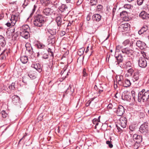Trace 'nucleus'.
Segmentation results:
<instances>
[{
    "label": "nucleus",
    "instance_id": "obj_46",
    "mask_svg": "<svg viewBox=\"0 0 149 149\" xmlns=\"http://www.w3.org/2000/svg\"><path fill=\"white\" fill-rule=\"evenodd\" d=\"M5 52V50H4L1 53L0 56L1 59L2 60H3L5 59L6 58V56L5 55H4L3 54V53Z\"/></svg>",
    "mask_w": 149,
    "mask_h": 149
},
{
    "label": "nucleus",
    "instance_id": "obj_25",
    "mask_svg": "<svg viewBox=\"0 0 149 149\" xmlns=\"http://www.w3.org/2000/svg\"><path fill=\"white\" fill-rule=\"evenodd\" d=\"M95 98V97L93 98L90 100V102H91L90 104V107L92 109H93L95 105V102L93 101V100Z\"/></svg>",
    "mask_w": 149,
    "mask_h": 149
},
{
    "label": "nucleus",
    "instance_id": "obj_39",
    "mask_svg": "<svg viewBox=\"0 0 149 149\" xmlns=\"http://www.w3.org/2000/svg\"><path fill=\"white\" fill-rule=\"evenodd\" d=\"M103 6L101 5H98L97 6V10L100 11L102 10Z\"/></svg>",
    "mask_w": 149,
    "mask_h": 149
},
{
    "label": "nucleus",
    "instance_id": "obj_43",
    "mask_svg": "<svg viewBox=\"0 0 149 149\" xmlns=\"http://www.w3.org/2000/svg\"><path fill=\"white\" fill-rule=\"evenodd\" d=\"M59 2L58 1H56L52 3L53 5L56 8H57L58 7L59 5Z\"/></svg>",
    "mask_w": 149,
    "mask_h": 149
},
{
    "label": "nucleus",
    "instance_id": "obj_49",
    "mask_svg": "<svg viewBox=\"0 0 149 149\" xmlns=\"http://www.w3.org/2000/svg\"><path fill=\"white\" fill-rule=\"evenodd\" d=\"M143 1V0H137V4L139 6L141 5L142 4Z\"/></svg>",
    "mask_w": 149,
    "mask_h": 149
},
{
    "label": "nucleus",
    "instance_id": "obj_42",
    "mask_svg": "<svg viewBox=\"0 0 149 149\" xmlns=\"http://www.w3.org/2000/svg\"><path fill=\"white\" fill-rule=\"evenodd\" d=\"M15 83H13L11 85L9 86V88L11 90H14L15 88Z\"/></svg>",
    "mask_w": 149,
    "mask_h": 149
},
{
    "label": "nucleus",
    "instance_id": "obj_17",
    "mask_svg": "<svg viewBox=\"0 0 149 149\" xmlns=\"http://www.w3.org/2000/svg\"><path fill=\"white\" fill-rule=\"evenodd\" d=\"M31 67L35 69L39 72H40L42 71V67L40 64L38 63L33 64L31 65Z\"/></svg>",
    "mask_w": 149,
    "mask_h": 149
},
{
    "label": "nucleus",
    "instance_id": "obj_12",
    "mask_svg": "<svg viewBox=\"0 0 149 149\" xmlns=\"http://www.w3.org/2000/svg\"><path fill=\"white\" fill-rule=\"evenodd\" d=\"M133 138L135 142L140 143L142 142V136L134 134L133 136Z\"/></svg>",
    "mask_w": 149,
    "mask_h": 149
},
{
    "label": "nucleus",
    "instance_id": "obj_60",
    "mask_svg": "<svg viewBox=\"0 0 149 149\" xmlns=\"http://www.w3.org/2000/svg\"><path fill=\"white\" fill-rule=\"evenodd\" d=\"M82 2V0H78L77 2V5H79L81 4Z\"/></svg>",
    "mask_w": 149,
    "mask_h": 149
},
{
    "label": "nucleus",
    "instance_id": "obj_52",
    "mask_svg": "<svg viewBox=\"0 0 149 149\" xmlns=\"http://www.w3.org/2000/svg\"><path fill=\"white\" fill-rule=\"evenodd\" d=\"M37 8V6H36V5H34V7H33V9L32 10V12L31 14V15H33V13L35 12L36 8Z\"/></svg>",
    "mask_w": 149,
    "mask_h": 149
},
{
    "label": "nucleus",
    "instance_id": "obj_22",
    "mask_svg": "<svg viewBox=\"0 0 149 149\" xmlns=\"http://www.w3.org/2000/svg\"><path fill=\"white\" fill-rule=\"evenodd\" d=\"M148 29V27L146 26H143L141 28L139 31L138 33L141 35L146 32Z\"/></svg>",
    "mask_w": 149,
    "mask_h": 149
},
{
    "label": "nucleus",
    "instance_id": "obj_64",
    "mask_svg": "<svg viewBox=\"0 0 149 149\" xmlns=\"http://www.w3.org/2000/svg\"><path fill=\"white\" fill-rule=\"evenodd\" d=\"M14 15L18 19L19 18V13H16Z\"/></svg>",
    "mask_w": 149,
    "mask_h": 149
},
{
    "label": "nucleus",
    "instance_id": "obj_40",
    "mask_svg": "<svg viewBox=\"0 0 149 149\" xmlns=\"http://www.w3.org/2000/svg\"><path fill=\"white\" fill-rule=\"evenodd\" d=\"M106 143L108 145L109 147L110 148H111L113 147V145L111 143V141H107L106 142Z\"/></svg>",
    "mask_w": 149,
    "mask_h": 149
},
{
    "label": "nucleus",
    "instance_id": "obj_21",
    "mask_svg": "<svg viewBox=\"0 0 149 149\" xmlns=\"http://www.w3.org/2000/svg\"><path fill=\"white\" fill-rule=\"evenodd\" d=\"M51 10L50 8H47L44 9L43 11V13L46 15H49L51 14Z\"/></svg>",
    "mask_w": 149,
    "mask_h": 149
},
{
    "label": "nucleus",
    "instance_id": "obj_8",
    "mask_svg": "<svg viewBox=\"0 0 149 149\" xmlns=\"http://www.w3.org/2000/svg\"><path fill=\"white\" fill-rule=\"evenodd\" d=\"M121 52L123 53L127 54L128 56H130L132 55L133 53L132 50L129 49L127 48L122 49Z\"/></svg>",
    "mask_w": 149,
    "mask_h": 149
},
{
    "label": "nucleus",
    "instance_id": "obj_47",
    "mask_svg": "<svg viewBox=\"0 0 149 149\" xmlns=\"http://www.w3.org/2000/svg\"><path fill=\"white\" fill-rule=\"evenodd\" d=\"M122 47L120 45H118L116 47V50L117 52H119L120 49H122Z\"/></svg>",
    "mask_w": 149,
    "mask_h": 149
},
{
    "label": "nucleus",
    "instance_id": "obj_44",
    "mask_svg": "<svg viewBox=\"0 0 149 149\" xmlns=\"http://www.w3.org/2000/svg\"><path fill=\"white\" fill-rule=\"evenodd\" d=\"M18 18L16 17L13 15H12L11 16V18L10 19V20H14L17 21Z\"/></svg>",
    "mask_w": 149,
    "mask_h": 149
},
{
    "label": "nucleus",
    "instance_id": "obj_58",
    "mask_svg": "<svg viewBox=\"0 0 149 149\" xmlns=\"http://www.w3.org/2000/svg\"><path fill=\"white\" fill-rule=\"evenodd\" d=\"M118 84L120 85V86H123V81H122L121 79H120L118 80Z\"/></svg>",
    "mask_w": 149,
    "mask_h": 149
},
{
    "label": "nucleus",
    "instance_id": "obj_51",
    "mask_svg": "<svg viewBox=\"0 0 149 149\" xmlns=\"http://www.w3.org/2000/svg\"><path fill=\"white\" fill-rule=\"evenodd\" d=\"M132 65V63L130 61H128L126 63V65L129 67H131Z\"/></svg>",
    "mask_w": 149,
    "mask_h": 149
},
{
    "label": "nucleus",
    "instance_id": "obj_18",
    "mask_svg": "<svg viewBox=\"0 0 149 149\" xmlns=\"http://www.w3.org/2000/svg\"><path fill=\"white\" fill-rule=\"evenodd\" d=\"M139 73L136 72L134 73L132 77V79L133 82L137 81L139 79Z\"/></svg>",
    "mask_w": 149,
    "mask_h": 149
},
{
    "label": "nucleus",
    "instance_id": "obj_20",
    "mask_svg": "<svg viewBox=\"0 0 149 149\" xmlns=\"http://www.w3.org/2000/svg\"><path fill=\"white\" fill-rule=\"evenodd\" d=\"M101 16L99 14H96L93 16V20L97 22L100 21L101 20Z\"/></svg>",
    "mask_w": 149,
    "mask_h": 149
},
{
    "label": "nucleus",
    "instance_id": "obj_13",
    "mask_svg": "<svg viewBox=\"0 0 149 149\" xmlns=\"http://www.w3.org/2000/svg\"><path fill=\"white\" fill-rule=\"evenodd\" d=\"M140 17L143 19H146L149 18V14L146 12L143 11L141 12L139 14Z\"/></svg>",
    "mask_w": 149,
    "mask_h": 149
},
{
    "label": "nucleus",
    "instance_id": "obj_7",
    "mask_svg": "<svg viewBox=\"0 0 149 149\" xmlns=\"http://www.w3.org/2000/svg\"><path fill=\"white\" fill-rule=\"evenodd\" d=\"M116 114L118 116H122L125 112L124 107L121 105H119L118 106L117 110H116Z\"/></svg>",
    "mask_w": 149,
    "mask_h": 149
},
{
    "label": "nucleus",
    "instance_id": "obj_9",
    "mask_svg": "<svg viewBox=\"0 0 149 149\" xmlns=\"http://www.w3.org/2000/svg\"><path fill=\"white\" fill-rule=\"evenodd\" d=\"M120 125L123 128L126 127L127 123V119L124 117H121L120 119Z\"/></svg>",
    "mask_w": 149,
    "mask_h": 149
},
{
    "label": "nucleus",
    "instance_id": "obj_61",
    "mask_svg": "<svg viewBox=\"0 0 149 149\" xmlns=\"http://www.w3.org/2000/svg\"><path fill=\"white\" fill-rule=\"evenodd\" d=\"M43 58L44 59H47L48 58V56L46 54H44L43 57Z\"/></svg>",
    "mask_w": 149,
    "mask_h": 149
},
{
    "label": "nucleus",
    "instance_id": "obj_29",
    "mask_svg": "<svg viewBox=\"0 0 149 149\" xmlns=\"http://www.w3.org/2000/svg\"><path fill=\"white\" fill-rule=\"evenodd\" d=\"M93 123L94 124H95V128L96 129L97 128V127L98 126V125H99V122L98 121V120L97 118H94L93 120Z\"/></svg>",
    "mask_w": 149,
    "mask_h": 149
},
{
    "label": "nucleus",
    "instance_id": "obj_28",
    "mask_svg": "<svg viewBox=\"0 0 149 149\" xmlns=\"http://www.w3.org/2000/svg\"><path fill=\"white\" fill-rule=\"evenodd\" d=\"M107 109L108 110L111 109H113V111H116V108L114 107V106H113L111 104H109L108 105L107 107Z\"/></svg>",
    "mask_w": 149,
    "mask_h": 149
},
{
    "label": "nucleus",
    "instance_id": "obj_16",
    "mask_svg": "<svg viewBox=\"0 0 149 149\" xmlns=\"http://www.w3.org/2000/svg\"><path fill=\"white\" fill-rule=\"evenodd\" d=\"M120 15L121 18L124 19V20L125 21L128 20V18L127 17V11H123L120 13Z\"/></svg>",
    "mask_w": 149,
    "mask_h": 149
},
{
    "label": "nucleus",
    "instance_id": "obj_27",
    "mask_svg": "<svg viewBox=\"0 0 149 149\" xmlns=\"http://www.w3.org/2000/svg\"><path fill=\"white\" fill-rule=\"evenodd\" d=\"M68 8L67 6L65 4H62L59 7V10L61 12H63Z\"/></svg>",
    "mask_w": 149,
    "mask_h": 149
},
{
    "label": "nucleus",
    "instance_id": "obj_41",
    "mask_svg": "<svg viewBox=\"0 0 149 149\" xmlns=\"http://www.w3.org/2000/svg\"><path fill=\"white\" fill-rule=\"evenodd\" d=\"M131 6L129 4H125L124 6V8L125 9H129L131 8Z\"/></svg>",
    "mask_w": 149,
    "mask_h": 149
},
{
    "label": "nucleus",
    "instance_id": "obj_38",
    "mask_svg": "<svg viewBox=\"0 0 149 149\" xmlns=\"http://www.w3.org/2000/svg\"><path fill=\"white\" fill-rule=\"evenodd\" d=\"M130 41L128 39H127L125 40L123 43V44L125 46H126L127 45L129 44Z\"/></svg>",
    "mask_w": 149,
    "mask_h": 149
},
{
    "label": "nucleus",
    "instance_id": "obj_56",
    "mask_svg": "<svg viewBox=\"0 0 149 149\" xmlns=\"http://www.w3.org/2000/svg\"><path fill=\"white\" fill-rule=\"evenodd\" d=\"M134 71L133 70L132 68H129L127 70V72L131 74Z\"/></svg>",
    "mask_w": 149,
    "mask_h": 149
},
{
    "label": "nucleus",
    "instance_id": "obj_36",
    "mask_svg": "<svg viewBox=\"0 0 149 149\" xmlns=\"http://www.w3.org/2000/svg\"><path fill=\"white\" fill-rule=\"evenodd\" d=\"M72 87L70 86V85L69 86V87L67 89L66 93H68L71 92H73L74 91V89H71Z\"/></svg>",
    "mask_w": 149,
    "mask_h": 149
},
{
    "label": "nucleus",
    "instance_id": "obj_53",
    "mask_svg": "<svg viewBox=\"0 0 149 149\" xmlns=\"http://www.w3.org/2000/svg\"><path fill=\"white\" fill-rule=\"evenodd\" d=\"M55 36H54V37L53 38H52L51 39V42L52 43V44H54L55 42Z\"/></svg>",
    "mask_w": 149,
    "mask_h": 149
},
{
    "label": "nucleus",
    "instance_id": "obj_14",
    "mask_svg": "<svg viewBox=\"0 0 149 149\" xmlns=\"http://www.w3.org/2000/svg\"><path fill=\"white\" fill-rule=\"evenodd\" d=\"M20 98L16 95H14L12 97V102L15 105H17L19 103Z\"/></svg>",
    "mask_w": 149,
    "mask_h": 149
},
{
    "label": "nucleus",
    "instance_id": "obj_32",
    "mask_svg": "<svg viewBox=\"0 0 149 149\" xmlns=\"http://www.w3.org/2000/svg\"><path fill=\"white\" fill-rule=\"evenodd\" d=\"M97 0H90V4L91 6L96 5L97 4Z\"/></svg>",
    "mask_w": 149,
    "mask_h": 149
},
{
    "label": "nucleus",
    "instance_id": "obj_63",
    "mask_svg": "<svg viewBox=\"0 0 149 149\" xmlns=\"http://www.w3.org/2000/svg\"><path fill=\"white\" fill-rule=\"evenodd\" d=\"M65 34V32L64 31H62L60 33V35L62 36H63Z\"/></svg>",
    "mask_w": 149,
    "mask_h": 149
},
{
    "label": "nucleus",
    "instance_id": "obj_19",
    "mask_svg": "<svg viewBox=\"0 0 149 149\" xmlns=\"http://www.w3.org/2000/svg\"><path fill=\"white\" fill-rule=\"evenodd\" d=\"M123 86L125 87H128L131 84L130 81L128 79H126L123 80Z\"/></svg>",
    "mask_w": 149,
    "mask_h": 149
},
{
    "label": "nucleus",
    "instance_id": "obj_24",
    "mask_svg": "<svg viewBox=\"0 0 149 149\" xmlns=\"http://www.w3.org/2000/svg\"><path fill=\"white\" fill-rule=\"evenodd\" d=\"M20 60L23 63L25 64L28 62V58L26 56H24L20 57Z\"/></svg>",
    "mask_w": 149,
    "mask_h": 149
},
{
    "label": "nucleus",
    "instance_id": "obj_5",
    "mask_svg": "<svg viewBox=\"0 0 149 149\" xmlns=\"http://www.w3.org/2000/svg\"><path fill=\"white\" fill-rule=\"evenodd\" d=\"M138 64L139 66L142 68H145L147 66V62L144 57L139 58Z\"/></svg>",
    "mask_w": 149,
    "mask_h": 149
},
{
    "label": "nucleus",
    "instance_id": "obj_48",
    "mask_svg": "<svg viewBox=\"0 0 149 149\" xmlns=\"http://www.w3.org/2000/svg\"><path fill=\"white\" fill-rule=\"evenodd\" d=\"M84 49H80V50L78 52V54L80 56L82 54H83L84 53Z\"/></svg>",
    "mask_w": 149,
    "mask_h": 149
},
{
    "label": "nucleus",
    "instance_id": "obj_11",
    "mask_svg": "<svg viewBox=\"0 0 149 149\" xmlns=\"http://www.w3.org/2000/svg\"><path fill=\"white\" fill-rule=\"evenodd\" d=\"M122 98L124 100L129 101L131 99V97L127 92L125 91L122 94Z\"/></svg>",
    "mask_w": 149,
    "mask_h": 149
},
{
    "label": "nucleus",
    "instance_id": "obj_26",
    "mask_svg": "<svg viewBox=\"0 0 149 149\" xmlns=\"http://www.w3.org/2000/svg\"><path fill=\"white\" fill-rule=\"evenodd\" d=\"M56 21L57 23L58 26H59L61 24V19L60 16H58L56 17Z\"/></svg>",
    "mask_w": 149,
    "mask_h": 149
},
{
    "label": "nucleus",
    "instance_id": "obj_57",
    "mask_svg": "<svg viewBox=\"0 0 149 149\" xmlns=\"http://www.w3.org/2000/svg\"><path fill=\"white\" fill-rule=\"evenodd\" d=\"M10 20L11 21V25L13 26H14L15 25L17 21H16L15 20Z\"/></svg>",
    "mask_w": 149,
    "mask_h": 149
},
{
    "label": "nucleus",
    "instance_id": "obj_37",
    "mask_svg": "<svg viewBox=\"0 0 149 149\" xmlns=\"http://www.w3.org/2000/svg\"><path fill=\"white\" fill-rule=\"evenodd\" d=\"M28 76L30 77V78L31 79H34L36 78V77L33 74L29 72L28 74Z\"/></svg>",
    "mask_w": 149,
    "mask_h": 149
},
{
    "label": "nucleus",
    "instance_id": "obj_35",
    "mask_svg": "<svg viewBox=\"0 0 149 149\" xmlns=\"http://www.w3.org/2000/svg\"><path fill=\"white\" fill-rule=\"evenodd\" d=\"M131 94L134 101H135V96L136 94V92L132 90L131 91Z\"/></svg>",
    "mask_w": 149,
    "mask_h": 149
},
{
    "label": "nucleus",
    "instance_id": "obj_54",
    "mask_svg": "<svg viewBox=\"0 0 149 149\" xmlns=\"http://www.w3.org/2000/svg\"><path fill=\"white\" fill-rule=\"evenodd\" d=\"M41 1H42L43 3H49L50 2V0H40Z\"/></svg>",
    "mask_w": 149,
    "mask_h": 149
},
{
    "label": "nucleus",
    "instance_id": "obj_34",
    "mask_svg": "<svg viewBox=\"0 0 149 149\" xmlns=\"http://www.w3.org/2000/svg\"><path fill=\"white\" fill-rule=\"evenodd\" d=\"M48 52L49 53H51V54H50V56L51 57V59L52 60L54 58V53L52 51V49L49 48L48 49ZM52 61H53L52 60Z\"/></svg>",
    "mask_w": 149,
    "mask_h": 149
},
{
    "label": "nucleus",
    "instance_id": "obj_45",
    "mask_svg": "<svg viewBox=\"0 0 149 149\" xmlns=\"http://www.w3.org/2000/svg\"><path fill=\"white\" fill-rule=\"evenodd\" d=\"M83 75L84 77H86L88 76V74L86 72V69H84L83 72Z\"/></svg>",
    "mask_w": 149,
    "mask_h": 149
},
{
    "label": "nucleus",
    "instance_id": "obj_3",
    "mask_svg": "<svg viewBox=\"0 0 149 149\" xmlns=\"http://www.w3.org/2000/svg\"><path fill=\"white\" fill-rule=\"evenodd\" d=\"M29 26L27 25H24L21 28V31L20 32L21 36L26 39L28 38L29 34L27 31V29L29 28Z\"/></svg>",
    "mask_w": 149,
    "mask_h": 149
},
{
    "label": "nucleus",
    "instance_id": "obj_10",
    "mask_svg": "<svg viewBox=\"0 0 149 149\" xmlns=\"http://www.w3.org/2000/svg\"><path fill=\"white\" fill-rule=\"evenodd\" d=\"M115 56L117 60V61H116L115 62V64L117 65L118 64L122 62L124 60V57L121 54H119L118 56H116L115 54Z\"/></svg>",
    "mask_w": 149,
    "mask_h": 149
},
{
    "label": "nucleus",
    "instance_id": "obj_23",
    "mask_svg": "<svg viewBox=\"0 0 149 149\" xmlns=\"http://www.w3.org/2000/svg\"><path fill=\"white\" fill-rule=\"evenodd\" d=\"M25 47L26 50L28 52L29 54H33V49L31 46L29 44H26Z\"/></svg>",
    "mask_w": 149,
    "mask_h": 149
},
{
    "label": "nucleus",
    "instance_id": "obj_1",
    "mask_svg": "<svg viewBox=\"0 0 149 149\" xmlns=\"http://www.w3.org/2000/svg\"><path fill=\"white\" fill-rule=\"evenodd\" d=\"M149 99V90L142 89L140 91L138 95V101L141 102L142 100L143 102H146Z\"/></svg>",
    "mask_w": 149,
    "mask_h": 149
},
{
    "label": "nucleus",
    "instance_id": "obj_55",
    "mask_svg": "<svg viewBox=\"0 0 149 149\" xmlns=\"http://www.w3.org/2000/svg\"><path fill=\"white\" fill-rule=\"evenodd\" d=\"M135 40L134 39H132L131 40V41L130 42V47H132L133 45V42H134Z\"/></svg>",
    "mask_w": 149,
    "mask_h": 149
},
{
    "label": "nucleus",
    "instance_id": "obj_31",
    "mask_svg": "<svg viewBox=\"0 0 149 149\" xmlns=\"http://www.w3.org/2000/svg\"><path fill=\"white\" fill-rule=\"evenodd\" d=\"M1 113L2 117L4 118H6L8 116V114L4 110L1 111Z\"/></svg>",
    "mask_w": 149,
    "mask_h": 149
},
{
    "label": "nucleus",
    "instance_id": "obj_30",
    "mask_svg": "<svg viewBox=\"0 0 149 149\" xmlns=\"http://www.w3.org/2000/svg\"><path fill=\"white\" fill-rule=\"evenodd\" d=\"M49 32L51 35L54 36L56 34V29H50L49 31Z\"/></svg>",
    "mask_w": 149,
    "mask_h": 149
},
{
    "label": "nucleus",
    "instance_id": "obj_59",
    "mask_svg": "<svg viewBox=\"0 0 149 149\" xmlns=\"http://www.w3.org/2000/svg\"><path fill=\"white\" fill-rule=\"evenodd\" d=\"M129 128L131 131H133L134 130L135 127H133L132 125H131L130 126Z\"/></svg>",
    "mask_w": 149,
    "mask_h": 149
},
{
    "label": "nucleus",
    "instance_id": "obj_6",
    "mask_svg": "<svg viewBox=\"0 0 149 149\" xmlns=\"http://www.w3.org/2000/svg\"><path fill=\"white\" fill-rule=\"evenodd\" d=\"M130 24L127 23L122 24L119 27V30L121 32H124L125 31L128 30L130 29Z\"/></svg>",
    "mask_w": 149,
    "mask_h": 149
},
{
    "label": "nucleus",
    "instance_id": "obj_2",
    "mask_svg": "<svg viewBox=\"0 0 149 149\" xmlns=\"http://www.w3.org/2000/svg\"><path fill=\"white\" fill-rule=\"evenodd\" d=\"M45 18L41 15H38L35 16L34 18L33 24L36 26L41 27L43 24Z\"/></svg>",
    "mask_w": 149,
    "mask_h": 149
},
{
    "label": "nucleus",
    "instance_id": "obj_15",
    "mask_svg": "<svg viewBox=\"0 0 149 149\" xmlns=\"http://www.w3.org/2000/svg\"><path fill=\"white\" fill-rule=\"evenodd\" d=\"M136 45L138 47L141 49H144L146 45L145 43L140 40L137 41L136 42Z\"/></svg>",
    "mask_w": 149,
    "mask_h": 149
},
{
    "label": "nucleus",
    "instance_id": "obj_33",
    "mask_svg": "<svg viewBox=\"0 0 149 149\" xmlns=\"http://www.w3.org/2000/svg\"><path fill=\"white\" fill-rule=\"evenodd\" d=\"M45 46L41 43H38L37 44V47L40 49H43L45 47Z\"/></svg>",
    "mask_w": 149,
    "mask_h": 149
},
{
    "label": "nucleus",
    "instance_id": "obj_62",
    "mask_svg": "<svg viewBox=\"0 0 149 149\" xmlns=\"http://www.w3.org/2000/svg\"><path fill=\"white\" fill-rule=\"evenodd\" d=\"M90 103L91 102H90V100L88 101L86 104V107H88V106H90V104H91Z\"/></svg>",
    "mask_w": 149,
    "mask_h": 149
},
{
    "label": "nucleus",
    "instance_id": "obj_4",
    "mask_svg": "<svg viewBox=\"0 0 149 149\" xmlns=\"http://www.w3.org/2000/svg\"><path fill=\"white\" fill-rule=\"evenodd\" d=\"M140 132L144 135H146L149 131V127L148 124L145 123L141 125L139 128Z\"/></svg>",
    "mask_w": 149,
    "mask_h": 149
},
{
    "label": "nucleus",
    "instance_id": "obj_50",
    "mask_svg": "<svg viewBox=\"0 0 149 149\" xmlns=\"http://www.w3.org/2000/svg\"><path fill=\"white\" fill-rule=\"evenodd\" d=\"M139 146L140 143H138L135 142V143H134V148L135 149H137L139 148Z\"/></svg>",
    "mask_w": 149,
    "mask_h": 149
}]
</instances>
